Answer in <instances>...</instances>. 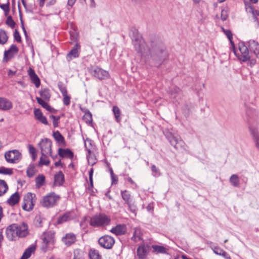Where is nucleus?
<instances>
[{"label": "nucleus", "instance_id": "nucleus-33", "mask_svg": "<svg viewBox=\"0 0 259 259\" xmlns=\"http://www.w3.org/2000/svg\"><path fill=\"white\" fill-rule=\"evenodd\" d=\"M250 133L253 138L256 148L259 149V133L258 130H252L250 132Z\"/></svg>", "mask_w": 259, "mask_h": 259}, {"label": "nucleus", "instance_id": "nucleus-35", "mask_svg": "<svg viewBox=\"0 0 259 259\" xmlns=\"http://www.w3.org/2000/svg\"><path fill=\"white\" fill-rule=\"evenodd\" d=\"M40 95L41 97V99L47 101L49 100L51 94L49 89H44L40 91Z\"/></svg>", "mask_w": 259, "mask_h": 259}, {"label": "nucleus", "instance_id": "nucleus-56", "mask_svg": "<svg viewBox=\"0 0 259 259\" xmlns=\"http://www.w3.org/2000/svg\"><path fill=\"white\" fill-rule=\"evenodd\" d=\"M84 146L88 151V149H91L92 150L93 146L92 145L91 140L87 139L84 141Z\"/></svg>", "mask_w": 259, "mask_h": 259}, {"label": "nucleus", "instance_id": "nucleus-27", "mask_svg": "<svg viewBox=\"0 0 259 259\" xmlns=\"http://www.w3.org/2000/svg\"><path fill=\"white\" fill-rule=\"evenodd\" d=\"M111 232L116 235H120L126 232V228L124 225H117L111 230Z\"/></svg>", "mask_w": 259, "mask_h": 259}, {"label": "nucleus", "instance_id": "nucleus-62", "mask_svg": "<svg viewBox=\"0 0 259 259\" xmlns=\"http://www.w3.org/2000/svg\"><path fill=\"white\" fill-rule=\"evenodd\" d=\"M220 256H222L225 259H231L230 255L225 251H224Z\"/></svg>", "mask_w": 259, "mask_h": 259}, {"label": "nucleus", "instance_id": "nucleus-10", "mask_svg": "<svg viewBox=\"0 0 259 259\" xmlns=\"http://www.w3.org/2000/svg\"><path fill=\"white\" fill-rule=\"evenodd\" d=\"M99 244L106 249H110L114 244V239L110 236L105 235L100 237L98 240Z\"/></svg>", "mask_w": 259, "mask_h": 259}, {"label": "nucleus", "instance_id": "nucleus-55", "mask_svg": "<svg viewBox=\"0 0 259 259\" xmlns=\"http://www.w3.org/2000/svg\"><path fill=\"white\" fill-rule=\"evenodd\" d=\"M212 250L213 252L219 255H220L222 254L223 251H224L223 249H221V248L215 246L212 248Z\"/></svg>", "mask_w": 259, "mask_h": 259}, {"label": "nucleus", "instance_id": "nucleus-19", "mask_svg": "<svg viewBox=\"0 0 259 259\" xmlns=\"http://www.w3.org/2000/svg\"><path fill=\"white\" fill-rule=\"evenodd\" d=\"M27 72L31 80V82L35 84L36 88H38L40 85V81L39 77L35 73L34 70L32 68H29Z\"/></svg>", "mask_w": 259, "mask_h": 259}, {"label": "nucleus", "instance_id": "nucleus-20", "mask_svg": "<svg viewBox=\"0 0 259 259\" xmlns=\"http://www.w3.org/2000/svg\"><path fill=\"white\" fill-rule=\"evenodd\" d=\"M80 48V45L76 43L74 47L71 49L70 52L67 55V59L68 61L72 60L73 58H76L78 57Z\"/></svg>", "mask_w": 259, "mask_h": 259}, {"label": "nucleus", "instance_id": "nucleus-46", "mask_svg": "<svg viewBox=\"0 0 259 259\" xmlns=\"http://www.w3.org/2000/svg\"><path fill=\"white\" fill-rule=\"evenodd\" d=\"M121 196L122 199L126 202V203L132 201L131 200V195L126 190L121 192Z\"/></svg>", "mask_w": 259, "mask_h": 259}, {"label": "nucleus", "instance_id": "nucleus-14", "mask_svg": "<svg viewBox=\"0 0 259 259\" xmlns=\"http://www.w3.org/2000/svg\"><path fill=\"white\" fill-rule=\"evenodd\" d=\"M94 75L99 79H106L109 78V74L108 71L101 68L96 67L93 70Z\"/></svg>", "mask_w": 259, "mask_h": 259}, {"label": "nucleus", "instance_id": "nucleus-49", "mask_svg": "<svg viewBox=\"0 0 259 259\" xmlns=\"http://www.w3.org/2000/svg\"><path fill=\"white\" fill-rule=\"evenodd\" d=\"M12 173L13 170L11 168L3 167L0 168V174L10 175H12Z\"/></svg>", "mask_w": 259, "mask_h": 259}, {"label": "nucleus", "instance_id": "nucleus-40", "mask_svg": "<svg viewBox=\"0 0 259 259\" xmlns=\"http://www.w3.org/2000/svg\"><path fill=\"white\" fill-rule=\"evenodd\" d=\"M90 259H101L99 251L95 249H91L89 252Z\"/></svg>", "mask_w": 259, "mask_h": 259}, {"label": "nucleus", "instance_id": "nucleus-24", "mask_svg": "<svg viewBox=\"0 0 259 259\" xmlns=\"http://www.w3.org/2000/svg\"><path fill=\"white\" fill-rule=\"evenodd\" d=\"M18 48L16 45H13L11 46L10 49L5 52L4 53V57L6 58L7 60L10 59L12 58L15 54H16L18 52Z\"/></svg>", "mask_w": 259, "mask_h": 259}, {"label": "nucleus", "instance_id": "nucleus-9", "mask_svg": "<svg viewBox=\"0 0 259 259\" xmlns=\"http://www.w3.org/2000/svg\"><path fill=\"white\" fill-rule=\"evenodd\" d=\"M41 154H48L52 156V142L48 139L41 140L38 144Z\"/></svg>", "mask_w": 259, "mask_h": 259}, {"label": "nucleus", "instance_id": "nucleus-53", "mask_svg": "<svg viewBox=\"0 0 259 259\" xmlns=\"http://www.w3.org/2000/svg\"><path fill=\"white\" fill-rule=\"evenodd\" d=\"M6 24L12 28H13L15 25V23L11 16H9L7 18L6 20Z\"/></svg>", "mask_w": 259, "mask_h": 259}, {"label": "nucleus", "instance_id": "nucleus-42", "mask_svg": "<svg viewBox=\"0 0 259 259\" xmlns=\"http://www.w3.org/2000/svg\"><path fill=\"white\" fill-rule=\"evenodd\" d=\"M8 38L6 32L3 29H0V44L4 45L6 44L8 40Z\"/></svg>", "mask_w": 259, "mask_h": 259}, {"label": "nucleus", "instance_id": "nucleus-23", "mask_svg": "<svg viewBox=\"0 0 259 259\" xmlns=\"http://www.w3.org/2000/svg\"><path fill=\"white\" fill-rule=\"evenodd\" d=\"M149 251L148 247L145 245L139 246L137 249V254L140 259L146 258Z\"/></svg>", "mask_w": 259, "mask_h": 259}, {"label": "nucleus", "instance_id": "nucleus-16", "mask_svg": "<svg viewBox=\"0 0 259 259\" xmlns=\"http://www.w3.org/2000/svg\"><path fill=\"white\" fill-rule=\"evenodd\" d=\"M245 6L246 13L251 15L255 20H258L259 19V11L254 9L249 3L245 2Z\"/></svg>", "mask_w": 259, "mask_h": 259}, {"label": "nucleus", "instance_id": "nucleus-58", "mask_svg": "<svg viewBox=\"0 0 259 259\" xmlns=\"http://www.w3.org/2000/svg\"><path fill=\"white\" fill-rule=\"evenodd\" d=\"M14 37L15 39L18 42H20L21 41V38L20 35L18 31L17 30H15L14 33Z\"/></svg>", "mask_w": 259, "mask_h": 259}, {"label": "nucleus", "instance_id": "nucleus-64", "mask_svg": "<svg viewBox=\"0 0 259 259\" xmlns=\"http://www.w3.org/2000/svg\"><path fill=\"white\" fill-rule=\"evenodd\" d=\"M15 73H16V71H12L11 70H9V72H8V76L11 77V76L14 75L15 74Z\"/></svg>", "mask_w": 259, "mask_h": 259}, {"label": "nucleus", "instance_id": "nucleus-54", "mask_svg": "<svg viewBox=\"0 0 259 259\" xmlns=\"http://www.w3.org/2000/svg\"><path fill=\"white\" fill-rule=\"evenodd\" d=\"M83 119L86 120L87 122H91L92 121V116L90 112H86L83 116Z\"/></svg>", "mask_w": 259, "mask_h": 259}, {"label": "nucleus", "instance_id": "nucleus-57", "mask_svg": "<svg viewBox=\"0 0 259 259\" xmlns=\"http://www.w3.org/2000/svg\"><path fill=\"white\" fill-rule=\"evenodd\" d=\"M50 118L52 119L53 125L54 127H57L58 124V120L60 118L59 116H55L54 115H51Z\"/></svg>", "mask_w": 259, "mask_h": 259}, {"label": "nucleus", "instance_id": "nucleus-28", "mask_svg": "<svg viewBox=\"0 0 259 259\" xmlns=\"http://www.w3.org/2000/svg\"><path fill=\"white\" fill-rule=\"evenodd\" d=\"M73 218V217L72 216L71 213L70 212H66L58 219L57 223L59 224L63 223L68 221L72 220Z\"/></svg>", "mask_w": 259, "mask_h": 259}, {"label": "nucleus", "instance_id": "nucleus-60", "mask_svg": "<svg viewBox=\"0 0 259 259\" xmlns=\"http://www.w3.org/2000/svg\"><path fill=\"white\" fill-rule=\"evenodd\" d=\"M28 150L30 155L36 152L35 148L32 145H28Z\"/></svg>", "mask_w": 259, "mask_h": 259}, {"label": "nucleus", "instance_id": "nucleus-36", "mask_svg": "<svg viewBox=\"0 0 259 259\" xmlns=\"http://www.w3.org/2000/svg\"><path fill=\"white\" fill-rule=\"evenodd\" d=\"M34 249L35 247L33 246H30L26 249L20 259H28L30 256L32 252L34 251Z\"/></svg>", "mask_w": 259, "mask_h": 259}, {"label": "nucleus", "instance_id": "nucleus-12", "mask_svg": "<svg viewBox=\"0 0 259 259\" xmlns=\"http://www.w3.org/2000/svg\"><path fill=\"white\" fill-rule=\"evenodd\" d=\"M7 238L10 241L15 240L18 238L16 224H13L9 226L6 230Z\"/></svg>", "mask_w": 259, "mask_h": 259}, {"label": "nucleus", "instance_id": "nucleus-17", "mask_svg": "<svg viewBox=\"0 0 259 259\" xmlns=\"http://www.w3.org/2000/svg\"><path fill=\"white\" fill-rule=\"evenodd\" d=\"M248 47L250 52H252L254 55L258 57L259 55V44L254 40H249L248 41Z\"/></svg>", "mask_w": 259, "mask_h": 259}, {"label": "nucleus", "instance_id": "nucleus-2", "mask_svg": "<svg viewBox=\"0 0 259 259\" xmlns=\"http://www.w3.org/2000/svg\"><path fill=\"white\" fill-rule=\"evenodd\" d=\"M152 60L158 65H160L167 58V53L164 48L160 46H155L149 50Z\"/></svg>", "mask_w": 259, "mask_h": 259}, {"label": "nucleus", "instance_id": "nucleus-3", "mask_svg": "<svg viewBox=\"0 0 259 259\" xmlns=\"http://www.w3.org/2000/svg\"><path fill=\"white\" fill-rule=\"evenodd\" d=\"M60 199L59 195L54 192L49 193L44 196L40 201L41 205L46 208H51L56 206Z\"/></svg>", "mask_w": 259, "mask_h": 259}, {"label": "nucleus", "instance_id": "nucleus-45", "mask_svg": "<svg viewBox=\"0 0 259 259\" xmlns=\"http://www.w3.org/2000/svg\"><path fill=\"white\" fill-rule=\"evenodd\" d=\"M152 248L157 253H165L166 252V249L162 246L153 245Z\"/></svg>", "mask_w": 259, "mask_h": 259}, {"label": "nucleus", "instance_id": "nucleus-59", "mask_svg": "<svg viewBox=\"0 0 259 259\" xmlns=\"http://www.w3.org/2000/svg\"><path fill=\"white\" fill-rule=\"evenodd\" d=\"M247 61V65L251 67H253L256 63V60L254 59L249 58Z\"/></svg>", "mask_w": 259, "mask_h": 259}, {"label": "nucleus", "instance_id": "nucleus-21", "mask_svg": "<svg viewBox=\"0 0 259 259\" xmlns=\"http://www.w3.org/2000/svg\"><path fill=\"white\" fill-rule=\"evenodd\" d=\"M62 240L66 246H70L75 242L76 236L73 233H68L62 238Z\"/></svg>", "mask_w": 259, "mask_h": 259}, {"label": "nucleus", "instance_id": "nucleus-8", "mask_svg": "<svg viewBox=\"0 0 259 259\" xmlns=\"http://www.w3.org/2000/svg\"><path fill=\"white\" fill-rule=\"evenodd\" d=\"M165 135L170 144L175 148L179 149L183 146L184 143L179 136H175L168 132L165 133Z\"/></svg>", "mask_w": 259, "mask_h": 259}, {"label": "nucleus", "instance_id": "nucleus-44", "mask_svg": "<svg viewBox=\"0 0 259 259\" xmlns=\"http://www.w3.org/2000/svg\"><path fill=\"white\" fill-rule=\"evenodd\" d=\"M53 137L55 139L60 143H64V138L59 131H56L53 133Z\"/></svg>", "mask_w": 259, "mask_h": 259}, {"label": "nucleus", "instance_id": "nucleus-61", "mask_svg": "<svg viewBox=\"0 0 259 259\" xmlns=\"http://www.w3.org/2000/svg\"><path fill=\"white\" fill-rule=\"evenodd\" d=\"M227 18V11L223 10L221 12V19L223 21H225L226 20Z\"/></svg>", "mask_w": 259, "mask_h": 259}, {"label": "nucleus", "instance_id": "nucleus-7", "mask_svg": "<svg viewBox=\"0 0 259 259\" xmlns=\"http://www.w3.org/2000/svg\"><path fill=\"white\" fill-rule=\"evenodd\" d=\"M5 157L8 162L16 163L21 159V154L17 150H13L6 152Z\"/></svg>", "mask_w": 259, "mask_h": 259}, {"label": "nucleus", "instance_id": "nucleus-43", "mask_svg": "<svg viewBox=\"0 0 259 259\" xmlns=\"http://www.w3.org/2000/svg\"><path fill=\"white\" fill-rule=\"evenodd\" d=\"M112 110L116 121L119 122L121 120V112L120 109L117 106H114L113 107Z\"/></svg>", "mask_w": 259, "mask_h": 259}, {"label": "nucleus", "instance_id": "nucleus-63", "mask_svg": "<svg viewBox=\"0 0 259 259\" xmlns=\"http://www.w3.org/2000/svg\"><path fill=\"white\" fill-rule=\"evenodd\" d=\"M17 83L20 84L21 87L23 88H25L26 86V84L25 83V82L23 81H18Z\"/></svg>", "mask_w": 259, "mask_h": 259}, {"label": "nucleus", "instance_id": "nucleus-4", "mask_svg": "<svg viewBox=\"0 0 259 259\" xmlns=\"http://www.w3.org/2000/svg\"><path fill=\"white\" fill-rule=\"evenodd\" d=\"M238 51L233 48V52L238 60L242 62H247L250 58L248 48L243 42L238 44Z\"/></svg>", "mask_w": 259, "mask_h": 259}, {"label": "nucleus", "instance_id": "nucleus-47", "mask_svg": "<svg viewBox=\"0 0 259 259\" xmlns=\"http://www.w3.org/2000/svg\"><path fill=\"white\" fill-rule=\"evenodd\" d=\"M26 173L28 177H32L35 173L34 166L33 165H29L27 169Z\"/></svg>", "mask_w": 259, "mask_h": 259}, {"label": "nucleus", "instance_id": "nucleus-25", "mask_svg": "<svg viewBox=\"0 0 259 259\" xmlns=\"http://www.w3.org/2000/svg\"><path fill=\"white\" fill-rule=\"evenodd\" d=\"M34 113L35 117L37 120L44 124L47 125L48 124L47 118L42 115V112L39 109H35Z\"/></svg>", "mask_w": 259, "mask_h": 259}, {"label": "nucleus", "instance_id": "nucleus-18", "mask_svg": "<svg viewBox=\"0 0 259 259\" xmlns=\"http://www.w3.org/2000/svg\"><path fill=\"white\" fill-rule=\"evenodd\" d=\"M13 107L12 102L5 98H0V110L7 111Z\"/></svg>", "mask_w": 259, "mask_h": 259}, {"label": "nucleus", "instance_id": "nucleus-51", "mask_svg": "<svg viewBox=\"0 0 259 259\" xmlns=\"http://www.w3.org/2000/svg\"><path fill=\"white\" fill-rule=\"evenodd\" d=\"M151 170L152 171V175L155 177H157L160 176V172L158 168L154 165H152L151 166Z\"/></svg>", "mask_w": 259, "mask_h": 259}, {"label": "nucleus", "instance_id": "nucleus-15", "mask_svg": "<svg viewBox=\"0 0 259 259\" xmlns=\"http://www.w3.org/2000/svg\"><path fill=\"white\" fill-rule=\"evenodd\" d=\"M18 238L24 237L28 234V226L26 223L16 224Z\"/></svg>", "mask_w": 259, "mask_h": 259}, {"label": "nucleus", "instance_id": "nucleus-5", "mask_svg": "<svg viewBox=\"0 0 259 259\" xmlns=\"http://www.w3.org/2000/svg\"><path fill=\"white\" fill-rule=\"evenodd\" d=\"M42 240L44 245L42 249L45 252L53 248L55 241L54 233L51 231L45 233L43 235Z\"/></svg>", "mask_w": 259, "mask_h": 259}, {"label": "nucleus", "instance_id": "nucleus-39", "mask_svg": "<svg viewBox=\"0 0 259 259\" xmlns=\"http://www.w3.org/2000/svg\"><path fill=\"white\" fill-rule=\"evenodd\" d=\"M8 189V187L4 180H0V196L4 194Z\"/></svg>", "mask_w": 259, "mask_h": 259}, {"label": "nucleus", "instance_id": "nucleus-6", "mask_svg": "<svg viewBox=\"0 0 259 259\" xmlns=\"http://www.w3.org/2000/svg\"><path fill=\"white\" fill-rule=\"evenodd\" d=\"M110 221V219L107 215L101 214L94 216L91 219L90 224L94 227H100L108 225Z\"/></svg>", "mask_w": 259, "mask_h": 259}, {"label": "nucleus", "instance_id": "nucleus-50", "mask_svg": "<svg viewBox=\"0 0 259 259\" xmlns=\"http://www.w3.org/2000/svg\"><path fill=\"white\" fill-rule=\"evenodd\" d=\"M222 31L225 34L229 41L232 44V34L230 30L225 29L224 28H222Z\"/></svg>", "mask_w": 259, "mask_h": 259}, {"label": "nucleus", "instance_id": "nucleus-32", "mask_svg": "<svg viewBox=\"0 0 259 259\" xmlns=\"http://www.w3.org/2000/svg\"><path fill=\"white\" fill-rule=\"evenodd\" d=\"M36 99L39 104H40L42 107L46 109L47 110L53 112L54 109L49 105V104L46 102L42 99L36 97Z\"/></svg>", "mask_w": 259, "mask_h": 259}, {"label": "nucleus", "instance_id": "nucleus-29", "mask_svg": "<svg viewBox=\"0 0 259 259\" xmlns=\"http://www.w3.org/2000/svg\"><path fill=\"white\" fill-rule=\"evenodd\" d=\"M58 154L61 157H66L71 158L73 157L72 152L68 149H63L59 148L58 150Z\"/></svg>", "mask_w": 259, "mask_h": 259}, {"label": "nucleus", "instance_id": "nucleus-38", "mask_svg": "<svg viewBox=\"0 0 259 259\" xmlns=\"http://www.w3.org/2000/svg\"><path fill=\"white\" fill-rule=\"evenodd\" d=\"M45 178L42 175H38L35 179L36 186L37 188H40L45 183Z\"/></svg>", "mask_w": 259, "mask_h": 259}, {"label": "nucleus", "instance_id": "nucleus-31", "mask_svg": "<svg viewBox=\"0 0 259 259\" xmlns=\"http://www.w3.org/2000/svg\"><path fill=\"white\" fill-rule=\"evenodd\" d=\"M20 199V196L18 192L13 194L7 200L8 203L11 205H14L17 203Z\"/></svg>", "mask_w": 259, "mask_h": 259}, {"label": "nucleus", "instance_id": "nucleus-52", "mask_svg": "<svg viewBox=\"0 0 259 259\" xmlns=\"http://www.w3.org/2000/svg\"><path fill=\"white\" fill-rule=\"evenodd\" d=\"M180 90L179 89L175 88L173 89V90L171 91V98L174 99L177 98L178 96L180 95Z\"/></svg>", "mask_w": 259, "mask_h": 259}, {"label": "nucleus", "instance_id": "nucleus-48", "mask_svg": "<svg viewBox=\"0 0 259 259\" xmlns=\"http://www.w3.org/2000/svg\"><path fill=\"white\" fill-rule=\"evenodd\" d=\"M129 210L135 214H136L137 208L136 205L132 201L127 203Z\"/></svg>", "mask_w": 259, "mask_h": 259}, {"label": "nucleus", "instance_id": "nucleus-37", "mask_svg": "<svg viewBox=\"0 0 259 259\" xmlns=\"http://www.w3.org/2000/svg\"><path fill=\"white\" fill-rule=\"evenodd\" d=\"M230 182L234 187H238L239 186V178L236 175H233L231 176Z\"/></svg>", "mask_w": 259, "mask_h": 259}, {"label": "nucleus", "instance_id": "nucleus-13", "mask_svg": "<svg viewBox=\"0 0 259 259\" xmlns=\"http://www.w3.org/2000/svg\"><path fill=\"white\" fill-rule=\"evenodd\" d=\"M134 45L136 50L141 53L143 55L146 51V44L143 39L142 38H138L134 41Z\"/></svg>", "mask_w": 259, "mask_h": 259}, {"label": "nucleus", "instance_id": "nucleus-26", "mask_svg": "<svg viewBox=\"0 0 259 259\" xmlns=\"http://www.w3.org/2000/svg\"><path fill=\"white\" fill-rule=\"evenodd\" d=\"M64 182V175L62 171H59L54 177V185L55 186H61Z\"/></svg>", "mask_w": 259, "mask_h": 259}, {"label": "nucleus", "instance_id": "nucleus-41", "mask_svg": "<svg viewBox=\"0 0 259 259\" xmlns=\"http://www.w3.org/2000/svg\"><path fill=\"white\" fill-rule=\"evenodd\" d=\"M141 232L140 229L136 228L135 229L133 236L132 237V239L135 242L139 241L141 239Z\"/></svg>", "mask_w": 259, "mask_h": 259}, {"label": "nucleus", "instance_id": "nucleus-1", "mask_svg": "<svg viewBox=\"0 0 259 259\" xmlns=\"http://www.w3.org/2000/svg\"><path fill=\"white\" fill-rule=\"evenodd\" d=\"M259 112L253 108H248L246 111L245 120L248 124L249 132L257 130Z\"/></svg>", "mask_w": 259, "mask_h": 259}, {"label": "nucleus", "instance_id": "nucleus-30", "mask_svg": "<svg viewBox=\"0 0 259 259\" xmlns=\"http://www.w3.org/2000/svg\"><path fill=\"white\" fill-rule=\"evenodd\" d=\"M88 155H87L88 163L93 166L97 162L96 156L91 149H88Z\"/></svg>", "mask_w": 259, "mask_h": 259}, {"label": "nucleus", "instance_id": "nucleus-34", "mask_svg": "<svg viewBox=\"0 0 259 259\" xmlns=\"http://www.w3.org/2000/svg\"><path fill=\"white\" fill-rule=\"evenodd\" d=\"M48 154H41V156L40 157L38 165L41 166L42 165H48L50 163V160L48 158Z\"/></svg>", "mask_w": 259, "mask_h": 259}, {"label": "nucleus", "instance_id": "nucleus-11", "mask_svg": "<svg viewBox=\"0 0 259 259\" xmlns=\"http://www.w3.org/2000/svg\"><path fill=\"white\" fill-rule=\"evenodd\" d=\"M33 194L28 193L24 197L22 207L25 210L30 211L33 209Z\"/></svg>", "mask_w": 259, "mask_h": 259}, {"label": "nucleus", "instance_id": "nucleus-22", "mask_svg": "<svg viewBox=\"0 0 259 259\" xmlns=\"http://www.w3.org/2000/svg\"><path fill=\"white\" fill-rule=\"evenodd\" d=\"M59 90L63 97V104L66 106H68L70 103L71 97L70 96L68 95L66 88L62 85H59Z\"/></svg>", "mask_w": 259, "mask_h": 259}]
</instances>
